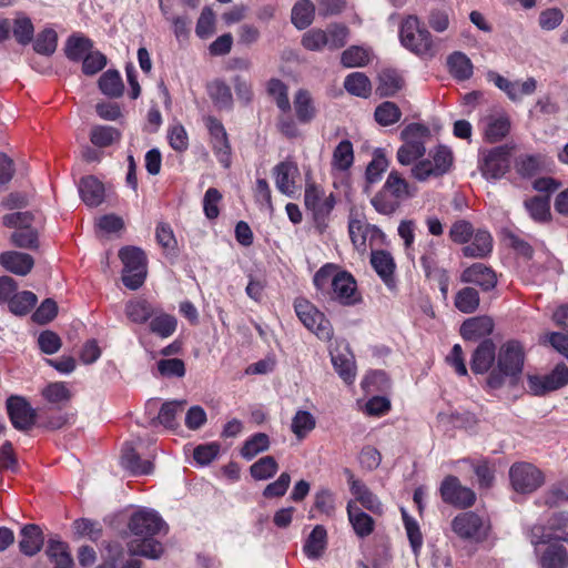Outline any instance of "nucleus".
<instances>
[{"label": "nucleus", "mask_w": 568, "mask_h": 568, "mask_svg": "<svg viewBox=\"0 0 568 568\" xmlns=\"http://www.w3.org/2000/svg\"><path fill=\"white\" fill-rule=\"evenodd\" d=\"M383 187L400 202L415 195V189L397 171L388 174Z\"/></svg>", "instance_id": "obj_31"}, {"label": "nucleus", "mask_w": 568, "mask_h": 568, "mask_svg": "<svg viewBox=\"0 0 568 568\" xmlns=\"http://www.w3.org/2000/svg\"><path fill=\"white\" fill-rule=\"evenodd\" d=\"M37 295L30 291L16 293L8 303L9 310L16 315H24L29 313L36 305Z\"/></svg>", "instance_id": "obj_53"}, {"label": "nucleus", "mask_w": 568, "mask_h": 568, "mask_svg": "<svg viewBox=\"0 0 568 568\" xmlns=\"http://www.w3.org/2000/svg\"><path fill=\"white\" fill-rule=\"evenodd\" d=\"M493 248L491 235L484 230H478L471 236V242L464 246L463 252L465 256L481 258L487 256Z\"/></svg>", "instance_id": "obj_29"}, {"label": "nucleus", "mask_w": 568, "mask_h": 568, "mask_svg": "<svg viewBox=\"0 0 568 568\" xmlns=\"http://www.w3.org/2000/svg\"><path fill=\"white\" fill-rule=\"evenodd\" d=\"M389 385V379L383 371L369 372L362 381V387L367 393L385 392Z\"/></svg>", "instance_id": "obj_61"}, {"label": "nucleus", "mask_w": 568, "mask_h": 568, "mask_svg": "<svg viewBox=\"0 0 568 568\" xmlns=\"http://www.w3.org/2000/svg\"><path fill=\"white\" fill-rule=\"evenodd\" d=\"M344 88L353 95L367 98L372 91L369 79L363 72H353L345 78Z\"/></svg>", "instance_id": "obj_44"}, {"label": "nucleus", "mask_w": 568, "mask_h": 568, "mask_svg": "<svg viewBox=\"0 0 568 568\" xmlns=\"http://www.w3.org/2000/svg\"><path fill=\"white\" fill-rule=\"evenodd\" d=\"M568 384V368L566 365H557L554 371L545 376H531L528 386L534 395H544L559 389Z\"/></svg>", "instance_id": "obj_14"}, {"label": "nucleus", "mask_w": 568, "mask_h": 568, "mask_svg": "<svg viewBox=\"0 0 568 568\" xmlns=\"http://www.w3.org/2000/svg\"><path fill=\"white\" fill-rule=\"evenodd\" d=\"M494 329V322L489 316H478L466 320L460 334L465 339H477L489 335Z\"/></svg>", "instance_id": "obj_26"}, {"label": "nucleus", "mask_w": 568, "mask_h": 568, "mask_svg": "<svg viewBox=\"0 0 568 568\" xmlns=\"http://www.w3.org/2000/svg\"><path fill=\"white\" fill-rule=\"evenodd\" d=\"M93 50V42L83 34H72L68 38L64 45L65 57L71 60L79 62Z\"/></svg>", "instance_id": "obj_30"}, {"label": "nucleus", "mask_w": 568, "mask_h": 568, "mask_svg": "<svg viewBox=\"0 0 568 568\" xmlns=\"http://www.w3.org/2000/svg\"><path fill=\"white\" fill-rule=\"evenodd\" d=\"M150 329L162 338H166L175 332L176 320L172 315L165 313L156 314L154 312V315L151 317Z\"/></svg>", "instance_id": "obj_51"}, {"label": "nucleus", "mask_w": 568, "mask_h": 568, "mask_svg": "<svg viewBox=\"0 0 568 568\" xmlns=\"http://www.w3.org/2000/svg\"><path fill=\"white\" fill-rule=\"evenodd\" d=\"M207 92L219 109L230 110L233 104L231 89L222 81H213L207 85Z\"/></svg>", "instance_id": "obj_47"}, {"label": "nucleus", "mask_w": 568, "mask_h": 568, "mask_svg": "<svg viewBox=\"0 0 568 568\" xmlns=\"http://www.w3.org/2000/svg\"><path fill=\"white\" fill-rule=\"evenodd\" d=\"M544 158L540 154L520 155L515 161V169L523 178H530L542 170Z\"/></svg>", "instance_id": "obj_45"}, {"label": "nucleus", "mask_w": 568, "mask_h": 568, "mask_svg": "<svg viewBox=\"0 0 568 568\" xmlns=\"http://www.w3.org/2000/svg\"><path fill=\"white\" fill-rule=\"evenodd\" d=\"M429 155L432 160H420L412 168V175L419 182L442 176L453 166V152L445 145H438Z\"/></svg>", "instance_id": "obj_7"}, {"label": "nucleus", "mask_w": 568, "mask_h": 568, "mask_svg": "<svg viewBox=\"0 0 568 568\" xmlns=\"http://www.w3.org/2000/svg\"><path fill=\"white\" fill-rule=\"evenodd\" d=\"M7 409L14 428L27 430L34 424V410L19 396H11L7 400Z\"/></svg>", "instance_id": "obj_15"}, {"label": "nucleus", "mask_w": 568, "mask_h": 568, "mask_svg": "<svg viewBox=\"0 0 568 568\" xmlns=\"http://www.w3.org/2000/svg\"><path fill=\"white\" fill-rule=\"evenodd\" d=\"M406 534L412 546L414 555H418L423 545V536L419 530L417 521L407 515L405 510L402 511Z\"/></svg>", "instance_id": "obj_63"}, {"label": "nucleus", "mask_w": 568, "mask_h": 568, "mask_svg": "<svg viewBox=\"0 0 568 568\" xmlns=\"http://www.w3.org/2000/svg\"><path fill=\"white\" fill-rule=\"evenodd\" d=\"M524 348L516 341L503 344L497 353L496 365L489 371L487 386L491 389L501 388L507 381L515 382L524 367Z\"/></svg>", "instance_id": "obj_2"}, {"label": "nucleus", "mask_w": 568, "mask_h": 568, "mask_svg": "<svg viewBox=\"0 0 568 568\" xmlns=\"http://www.w3.org/2000/svg\"><path fill=\"white\" fill-rule=\"evenodd\" d=\"M0 265L7 271L18 276L28 275L33 266L34 258L27 253L19 251H6L0 253Z\"/></svg>", "instance_id": "obj_17"}, {"label": "nucleus", "mask_w": 568, "mask_h": 568, "mask_svg": "<svg viewBox=\"0 0 568 568\" xmlns=\"http://www.w3.org/2000/svg\"><path fill=\"white\" fill-rule=\"evenodd\" d=\"M542 568H567L568 554L560 544H550L540 559Z\"/></svg>", "instance_id": "obj_38"}, {"label": "nucleus", "mask_w": 568, "mask_h": 568, "mask_svg": "<svg viewBox=\"0 0 568 568\" xmlns=\"http://www.w3.org/2000/svg\"><path fill=\"white\" fill-rule=\"evenodd\" d=\"M371 264L385 284L390 285L395 270V263L392 255L386 251L372 252Z\"/></svg>", "instance_id": "obj_33"}, {"label": "nucleus", "mask_w": 568, "mask_h": 568, "mask_svg": "<svg viewBox=\"0 0 568 568\" xmlns=\"http://www.w3.org/2000/svg\"><path fill=\"white\" fill-rule=\"evenodd\" d=\"M294 308L303 325L320 339L329 341L333 337L329 321L312 303L304 298H297L294 302Z\"/></svg>", "instance_id": "obj_8"}, {"label": "nucleus", "mask_w": 568, "mask_h": 568, "mask_svg": "<svg viewBox=\"0 0 568 568\" xmlns=\"http://www.w3.org/2000/svg\"><path fill=\"white\" fill-rule=\"evenodd\" d=\"M82 201L89 206H98L104 199L103 184L94 176L83 178L79 185Z\"/></svg>", "instance_id": "obj_27"}, {"label": "nucleus", "mask_w": 568, "mask_h": 568, "mask_svg": "<svg viewBox=\"0 0 568 568\" xmlns=\"http://www.w3.org/2000/svg\"><path fill=\"white\" fill-rule=\"evenodd\" d=\"M267 91L275 99L276 105L282 112H290L291 104L287 95V88L282 81L277 79L270 80Z\"/></svg>", "instance_id": "obj_62"}, {"label": "nucleus", "mask_w": 568, "mask_h": 568, "mask_svg": "<svg viewBox=\"0 0 568 568\" xmlns=\"http://www.w3.org/2000/svg\"><path fill=\"white\" fill-rule=\"evenodd\" d=\"M293 103L296 116L300 122L308 123L314 119L316 110L307 91L298 90L294 97Z\"/></svg>", "instance_id": "obj_40"}, {"label": "nucleus", "mask_w": 568, "mask_h": 568, "mask_svg": "<svg viewBox=\"0 0 568 568\" xmlns=\"http://www.w3.org/2000/svg\"><path fill=\"white\" fill-rule=\"evenodd\" d=\"M371 203L378 213L390 215L399 207L402 202L383 187L372 197Z\"/></svg>", "instance_id": "obj_57"}, {"label": "nucleus", "mask_w": 568, "mask_h": 568, "mask_svg": "<svg viewBox=\"0 0 568 568\" xmlns=\"http://www.w3.org/2000/svg\"><path fill=\"white\" fill-rule=\"evenodd\" d=\"M206 126L212 136L213 149L219 158V161L227 168L230 165V144L223 124L215 118L206 119Z\"/></svg>", "instance_id": "obj_18"}, {"label": "nucleus", "mask_w": 568, "mask_h": 568, "mask_svg": "<svg viewBox=\"0 0 568 568\" xmlns=\"http://www.w3.org/2000/svg\"><path fill=\"white\" fill-rule=\"evenodd\" d=\"M511 148L500 145L490 150L480 163V171L486 179H500L509 170Z\"/></svg>", "instance_id": "obj_11"}, {"label": "nucleus", "mask_w": 568, "mask_h": 568, "mask_svg": "<svg viewBox=\"0 0 568 568\" xmlns=\"http://www.w3.org/2000/svg\"><path fill=\"white\" fill-rule=\"evenodd\" d=\"M119 257L123 263V284L130 290H138L143 285L146 277L144 252L135 246H126L119 252Z\"/></svg>", "instance_id": "obj_6"}, {"label": "nucleus", "mask_w": 568, "mask_h": 568, "mask_svg": "<svg viewBox=\"0 0 568 568\" xmlns=\"http://www.w3.org/2000/svg\"><path fill=\"white\" fill-rule=\"evenodd\" d=\"M567 517L565 515H559L555 517L548 529L542 526H535L531 529V542L534 545L539 544H548L552 539L555 540H567L568 539V530H567Z\"/></svg>", "instance_id": "obj_16"}, {"label": "nucleus", "mask_w": 568, "mask_h": 568, "mask_svg": "<svg viewBox=\"0 0 568 568\" xmlns=\"http://www.w3.org/2000/svg\"><path fill=\"white\" fill-rule=\"evenodd\" d=\"M11 29L19 44L27 45L33 40L34 27L31 19L24 13H17L13 23H11Z\"/></svg>", "instance_id": "obj_37"}, {"label": "nucleus", "mask_w": 568, "mask_h": 568, "mask_svg": "<svg viewBox=\"0 0 568 568\" xmlns=\"http://www.w3.org/2000/svg\"><path fill=\"white\" fill-rule=\"evenodd\" d=\"M58 47V34L52 28L40 31L33 42V50L42 55H52Z\"/></svg>", "instance_id": "obj_48"}, {"label": "nucleus", "mask_w": 568, "mask_h": 568, "mask_svg": "<svg viewBox=\"0 0 568 568\" xmlns=\"http://www.w3.org/2000/svg\"><path fill=\"white\" fill-rule=\"evenodd\" d=\"M315 427L314 416L306 410L296 412L291 429L298 439H303Z\"/></svg>", "instance_id": "obj_60"}, {"label": "nucleus", "mask_w": 568, "mask_h": 568, "mask_svg": "<svg viewBox=\"0 0 568 568\" xmlns=\"http://www.w3.org/2000/svg\"><path fill=\"white\" fill-rule=\"evenodd\" d=\"M314 13L315 7L312 1L298 0L292 9V23L297 29H305L312 23Z\"/></svg>", "instance_id": "obj_43"}, {"label": "nucleus", "mask_w": 568, "mask_h": 568, "mask_svg": "<svg viewBox=\"0 0 568 568\" xmlns=\"http://www.w3.org/2000/svg\"><path fill=\"white\" fill-rule=\"evenodd\" d=\"M345 474L347 475L351 493L356 497V500L369 511L374 514H382L383 505L377 496L374 495L362 481L355 479L351 470L346 469Z\"/></svg>", "instance_id": "obj_21"}, {"label": "nucleus", "mask_w": 568, "mask_h": 568, "mask_svg": "<svg viewBox=\"0 0 568 568\" xmlns=\"http://www.w3.org/2000/svg\"><path fill=\"white\" fill-rule=\"evenodd\" d=\"M270 447V438L264 433H256L252 437L245 440L242 449L241 456L251 460L260 453L267 450Z\"/></svg>", "instance_id": "obj_50"}, {"label": "nucleus", "mask_w": 568, "mask_h": 568, "mask_svg": "<svg viewBox=\"0 0 568 568\" xmlns=\"http://www.w3.org/2000/svg\"><path fill=\"white\" fill-rule=\"evenodd\" d=\"M121 465L133 475H146L150 474L153 468L150 460H141L133 443L124 444L121 455Z\"/></svg>", "instance_id": "obj_25"}, {"label": "nucleus", "mask_w": 568, "mask_h": 568, "mask_svg": "<svg viewBox=\"0 0 568 568\" xmlns=\"http://www.w3.org/2000/svg\"><path fill=\"white\" fill-rule=\"evenodd\" d=\"M10 242L16 247L24 250H38L40 244L38 231L32 225L13 231L10 235Z\"/></svg>", "instance_id": "obj_46"}, {"label": "nucleus", "mask_w": 568, "mask_h": 568, "mask_svg": "<svg viewBox=\"0 0 568 568\" xmlns=\"http://www.w3.org/2000/svg\"><path fill=\"white\" fill-rule=\"evenodd\" d=\"M371 51L364 47L353 45L346 49L341 57L345 68H361L371 61Z\"/></svg>", "instance_id": "obj_49"}, {"label": "nucleus", "mask_w": 568, "mask_h": 568, "mask_svg": "<svg viewBox=\"0 0 568 568\" xmlns=\"http://www.w3.org/2000/svg\"><path fill=\"white\" fill-rule=\"evenodd\" d=\"M509 477L513 488L521 494L532 493L542 484L541 473L528 463L514 464Z\"/></svg>", "instance_id": "obj_10"}, {"label": "nucleus", "mask_w": 568, "mask_h": 568, "mask_svg": "<svg viewBox=\"0 0 568 568\" xmlns=\"http://www.w3.org/2000/svg\"><path fill=\"white\" fill-rule=\"evenodd\" d=\"M305 206L313 214L315 221L324 220L333 210L335 201L332 194L325 192L315 184H307L305 189Z\"/></svg>", "instance_id": "obj_13"}, {"label": "nucleus", "mask_w": 568, "mask_h": 568, "mask_svg": "<svg viewBox=\"0 0 568 568\" xmlns=\"http://www.w3.org/2000/svg\"><path fill=\"white\" fill-rule=\"evenodd\" d=\"M125 315L133 323L143 324L154 315V310L148 301L134 300L126 303Z\"/></svg>", "instance_id": "obj_42"}, {"label": "nucleus", "mask_w": 568, "mask_h": 568, "mask_svg": "<svg viewBox=\"0 0 568 568\" xmlns=\"http://www.w3.org/2000/svg\"><path fill=\"white\" fill-rule=\"evenodd\" d=\"M460 281L478 285L483 291H489L496 286L497 277L490 267L475 263L462 273Z\"/></svg>", "instance_id": "obj_19"}, {"label": "nucleus", "mask_w": 568, "mask_h": 568, "mask_svg": "<svg viewBox=\"0 0 568 568\" xmlns=\"http://www.w3.org/2000/svg\"><path fill=\"white\" fill-rule=\"evenodd\" d=\"M129 529L134 536L128 542L129 552L133 556H142L158 559L163 552L161 542L154 536L166 529V525L159 514L151 509H139L129 521Z\"/></svg>", "instance_id": "obj_1"}, {"label": "nucleus", "mask_w": 568, "mask_h": 568, "mask_svg": "<svg viewBox=\"0 0 568 568\" xmlns=\"http://www.w3.org/2000/svg\"><path fill=\"white\" fill-rule=\"evenodd\" d=\"M327 545V532L322 525L314 527L310 536L307 537L303 550L305 555L311 559L320 558Z\"/></svg>", "instance_id": "obj_32"}, {"label": "nucleus", "mask_w": 568, "mask_h": 568, "mask_svg": "<svg viewBox=\"0 0 568 568\" xmlns=\"http://www.w3.org/2000/svg\"><path fill=\"white\" fill-rule=\"evenodd\" d=\"M400 138L404 144L397 151V160L402 165H409L425 155L430 131L424 124L410 123L402 131Z\"/></svg>", "instance_id": "obj_5"}, {"label": "nucleus", "mask_w": 568, "mask_h": 568, "mask_svg": "<svg viewBox=\"0 0 568 568\" xmlns=\"http://www.w3.org/2000/svg\"><path fill=\"white\" fill-rule=\"evenodd\" d=\"M450 74L457 80H467L473 75V63L463 52L456 51L447 58Z\"/></svg>", "instance_id": "obj_34"}, {"label": "nucleus", "mask_w": 568, "mask_h": 568, "mask_svg": "<svg viewBox=\"0 0 568 568\" xmlns=\"http://www.w3.org/2000/svg\"><path fill=\"white\" fill-rule=\"evenodd\" d=\"M156 366L159 374L165 378H180L185 375V364L180 358L160 359Z\"/></svg>", "instance_id": "obj_64"}, {"label": "nucleus", "mask_w": 568, "mask_h": 568, "mask_svg": "<svg viewBox=\"0 0 568 568\" xmlns=\"http://www.w3.org/2000/svg\"><path fill=\"white\" fill-rule=\"evenodd\" d=\"M98 83L101 92L109 98H120L124 92L122 78L116 70L105 71Z\"/></svg>", "instance_id": "obj_36"}, {"label": "nucleus", "mask_w": 568, "mask_h": 568, "mask_svg": "<svg viewBox=\"0 0 568 568\" xmlns=\"http://www.w3.org/2000/svg\"><path fill=\"white\" fill-rule=\"evenodd\" d=\"M403 79L395 70H384L378 75L376 92L381 97H393L403 88Z\"/></svg>", "instance_id": "obj_35"}, {"label": "nucleus", "mask_w": 568, "mask_h": 568, "mask_svg": "<svg viewBox=\"0 0 568 568\" xmlns=\"http://www.w3.org/2000/svg\"><path fill=\"white\" fill-rule=\"evenodd\" d=\"M278 469V465L274 457L264 456L255 462L251 468V476L256 480H266L273 477Z\"/></svg>", "instance_id": "obj_56"}, {"label": "nucleus", "mask_w": 568, "mask_h": 568, "mask_svg": "<svg viewBox=\"0 0 568 568\" xmlns=\"http://www.w3.org/2000/svg\"><path fill=\"white\" fill-rule=\"evenodd\" d=\"M485 136L489 142L501 140L509 131V121L504 116H487L483 120Z\"/></svg>", "instance_id": "obj_41"}, {"label": "nucleus", "mask_w": 568, "mask_h": 568, "mask_svg": "<svg viewBox=\"0 0 568 568\" xmlns=\"http://www.w3.org/2000/svg\"><path fill=\"white\" fill-rule=\"evenodd\" d=\"M497 359L496 346L491 339H484L474 351L470 368L475 374H484L493 369Z\"/></svg>", "instance_id": "obj_22"}, {"label": "nucleus", "mask_w": 568, "mask_h": 568, "mask_svg": "<svg viewBox=\"0 0 568 568\" xmlns=\"http://www.w3.org/2000/svg\"><path fill=\"white\" fill-rule=\"evenodd\" d=\"M276 189L287 195L293 196L296 186L295 182L300 175L298 168L292 162H281L273 169Z\"/></svg>", "instance_id": "obj_20"}, {"label": "nucleus", "mask_w": 568, "mask_h": 568, "mask_svg": "<svg viewBox=\"0 0 568 568\" xmlns=\"http://www.w3.org/2000/svg\"><path fill=\"white\" fill-rule=\"evenodd\" d=\"M452 529L462 539L480 542L488 535L489 524L478 514L465 511L453 519Z\"/></svg>", "instance_id": "obj_9"}, {"label": "nucleus", "mask_w": 568, "mask_h": 568, "mask_svg": "<svg viewBox=\"0 0 568 568\" xmlns=\"http://www.w3.org/2000/svg\"><path fill=\"white\" fill-rule=\"evenodd\" d=\"M347 515L355 532L359 537H366L374 530L373 518L364 513L354 501L347 504Z\"/></svg>", "instance_id": "obj_28"}, {"label": "nucleus", "mask_w": 568, "mask_h": 568, "mask_svg": "<svg viewBox=\"0 0 568 568\" xmlns=\"http://www.w3.org/2000/svg\"><path fill=\"white\" fill-rule=\"evenodd\" d=\"M525 207L531 219L544 222L550 216V205L548 196H534L525 201Z\"/></svg>", "instance_id": "obj_59"}, {"label": "nucleus", "mask_w": 568, "mask_h": 568, "mask_svg": "<svg viewBox=\"0 0 568 568\" xmlns=\"http://www.w3.org/2000/svg\"><path fill=\"white\" fill-rule=\"evenodd\" d=\"M388 161L385 155L379 151L375 152L373 160L366 169L365 175L367 185L365 187V192H369V184L377 183L381 180L382 174L386 171Z\"/></svg>", "instance_id": "obj_55"}, {"label": "nucleus", "mask_w": 568, "mask_h": 568, "mask_svg": "<svg viewBox=\"0 0 568 568\" xmlns=\"http://www.w3.org/2000/svg\"><path fill=\"white\" fill-rule=\"evenodd\" d=\"M331 359L339 377L346 384H352L356 375L355 363L347 347H345L344 351H339L338 348L331 351Z\"/></svg>", "instance_id": "obj_24"}, {"label": "nucleus", "mask_w": 568, "mask_h": 568, "mask_svg": "<svg viewBox=\"0 0 568 568\" xmlns=\"http://www.w3.org/2000/svg\"><path fill=\"white\" fill-rule=\"evenodd\" d=\"M440 496L447 504L460 508H467L474 505L476 500L475 493L460 484L455 476H447L440 485Z\"/></svg>", "instance_id": "obj_12"}, {"label": "nucleus", "mask_w": 568, "mask_h": 568, "mask_svg": "<svg viewBox=\"0 0 568 568\" xmlns=\"http://www.w3.org/2000/svg\"><path fill=\"white\" fill-rule=\"evenodd\" d=\"M121 139V132L110 125H93L90 132V141L98 148H106Z\"/></svg>", "instance_id": "obj_39"}, {"label": "nucleus", "mask_w": 568, "mask_h": 568, "mask_svg": "<svg viewBox=\"0 0 568 568\" xmlns=\"http://www.w3.org/2000/svg\"><path fill=\"white\" fill-rule=\"evenodd\" d=\"M455 306L462 313H474L479 306L478 292L474 287H464L456 294Z\"/></svg>", "instance_id": "obj_52"}, {"label": "nucleus", "mask_w": 568, "mask_h": 568, "mask_svg": "<svg viewBox=\"0 0 568 568\" xmlns=\"http://www.w3.org/2000/svg\"><path fill=\"white\" fill-rule=\"evenodd\" d=\"M374 115L378 124L388 126L400 120L402 111L394 102L385 101L376 108Z\"/></svg>", "instance_id": "obj_54"}, {"label": "nucleus", "mask_w": 568, "mask_h": 568, "mask_svg": "<svg viewBox=\"0 0 568 568\" xmlns=\"http://www.w3.org/2000/svg\"><path fill=\"white\" fill-rule=\"evenodd\" d=\"M19 549L29 557L37 555L43 547L44 536L41 528L34 524H28L20 531Z\"/></svg>", "instance_id": "obj_23"}, {"label": "nucleus", "mask_w": 568, "mask_h": 568, "mask_svg": "<svg viewBox=\"0 0 568 568\" xmlns=\"http://www.w3.org/2000/svg\"><path fill=\"white\" fill-rule=\"evenodd\" d=\"M354 161L353 145L348 140H343L335 148L333 153V165L337 170H347Z\"/></svg>", "instance_id": "obj_58"}, {"label": "nucleus", "mask_w": 568, "mask_h": 568, "mask_svg": "<svg viewBox=\"0 0 568 568\" xmlns=\"http://www.w3.org/2000/svg\"><path fill=\"white\" fill-rule=\"evenodd\" d=\"M333 264H326L314 275V285L322 290L331 281L333 298L343 305H354L359 301L356 281L348 272H336Z\"/></svg>", "instance_id": "obj_3"}, {"label": "nucleus", "mask_w": 568, "mask_h": 568, "mask_svg": "<svg viewBox=\"0 0 568 568\" xmlns=\"http://www.w3.org/2000/svg\"><path fill=\"white\" fill-rule=\"evenodd\" d=\"M399 39L404 48L419 57H434L436 53L432 33L416 16H408L403 20Z\"/></svg>", "instance_id": "obj_4"}]
</instances>
